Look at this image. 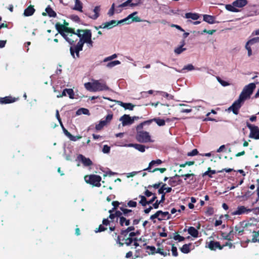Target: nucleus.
<instances>
[{
  "instance_id": "obj_22",
  "label": "nucleus",
  "mask_w": 259,
  "mask_h": 259,
  "mask_svg": "<svg viewBox=\"0 0 259 259\" xmlns=\"http://www.w3.org/2000/svg\"><path fill=\"white\" fill-rule=\"evenodd\" d=\"M162 163V161L161 160L158 159L156 160H152L149 164L148 167L144 168L143 170H147L149 172H150L152 170L151 169V168L153 166H154L155 164L159 165Z\"/></svg>"
},
{
  "instance_id": "obj_30",
  "label": "nucleus",
  "mask_w": 259,
  "mask_h": 259,
  "mask_svg": "<svg viewBox=\"0 0 259 259\" xmlns=\"http://www.w3.org/2000/svg\"><path fill=\"white\" fill-rule=\"evenodd\" d=\"M84 88L85 89L90 92H95V81H94L93 82H88L85 83L84 84Z\"/></svg>"
},
{
  "instance_id": "obj_23",
  "label": "nucleus",
  "mask_w": 259,
  "mask_h": 259,
  "mask_svg": "<svg viewBox=\"0 0 259 259\" xmlns=\"http://www.w3.org/2000/svg\"><path fill=\"white\" fill-rule=\"evenodd\" d=\"M118 221L119 224L121 227H123L124 226H128L131 224L130 219H127L124 216L120 218V219Z\"/></svg>"
},
{
  "instance_id": "obj_54",
  "label": "nucleus",
  "mask_w": 259,
  "mask_h": 259,
  "mask_svg": "<svg viewBox=\"0 0 259 259\" xmlns=\"http://www.w3.org/2000/svg\"><path fill=\"white\" fill-rule=\"evenodd\" d=\"M171 250L172 252V255L174 256H177L178 255L177 248L176 246H175L174 244L172 245Z\"/></svg>"
},
{
  "instance_id": "obj_18",
  "label": "nucleus",
  "mask_w": 259,
  "mask_h": 259,
  "mask_svg": "<svg viewBox=\"0 0 259 259\" xmlns=\"http://www.w3.org/2000/svg\"><path fill=\"white\" fill-rule=\"evenodd\" d=\"M119 209L123 212V215L127 219H130V218L132 217L134 214V211L133 210L126 208L123 206H120Z\"/></svg>"
},
{
  "instance_id": "obj_62",
  "label": "nucleus",
  "mask_w": 259,
  "mask_h": 259,
  "mask_svg": "<svg viewBox=\"0 0 259 259\" xmlns=\"http://www.w3.org/2000/svg\"><path fill=\"white\" fill-rule=\"evenodd\" d=\"M146 248L147 249L150 250L151 254H154L156 252V248L154 246L147 245L146 246Z\"/></svg>"
},
{
  "instance_id": "obj_51",
  "label": "nucleus",
  "mask_w": 259,
  "mask_h": 259,
  "mask_svg": "<svg viewBox=\"0 0 259 259\" xmlns=\"http://www.w3.org/2000/svg\"><path fill=\"white\" fill-rule=\"evenodd\" d=\"M137 205V202L133 200H130L127 203V204H126V206H124V207L127 206H128L130 207H136Z\"/></svg>"
},
{
  "instance_id": "obj_16",
  "label": "nucleus",
  "mask_w": 259,
  "mask_h": 259,
  "mask_svg": "<svg viewBox=\"0 0 259 259\" xmlns=\"http://www.w3.org/2000/svg\"><path fill=\"white\" fill-rule=\"evenodd\" d=\"M93 12L94 13V15H90L87 13H85V15L92 19L96 20L100 16V6H96L93 10Z\"/></svg>"
},
{
  "instance_id": "obj_45",
  "label": "nucleus",
  "mask_w": 259,
  "mask_h": 259,
  "mask_svg": "<svg viewBox=\"0 0 259 259\" xmlns=\"http://www.w3.org/2000/svg\"><path fill=\"white\" fill-rule=\"evenodd\" d=\"M106 124L105 122L103 120H101L100 122L96 125V129L97 131H100L103 127Z\"/></svg>"
},
{
  "instance_id": "obj_12",
  "label": "nucleus",
  "mask_w": 259,
  "mask_h": 259,
  "mask_svg": "<svg viewBox=\"0 0 259 259\" xmlns=\"http://www.w3.org/2000/svg\"><path fill=\"white\" fill-rule=\"evenodd\" d=\"M252 209L248 208L244 206L241 205L238 206L236 210L232 212L231 214L233 215H241L243 214H247L252 211Z\"/></svg>"
},
{
  "instance_id": "obj_5",
  "label": "nucleus",
  "mask_w": 259,
  "mask_h": 259,
  "mask_svg": "<svg viewBox=\"0 0 259 259\" xmlns=\"http://www.w3.org/2000/svg\"><path fill=\"white\" fill-rule=\"evenodd\" d=\"M84 180L87 183L92 185L94 186L99 187L101 186V177L100 176L96 175L85 176L84 177Z\"/></svg>"
},
{
  "instance_id": "obj_27",
  "label": "nucleus",
  "mask_w": 259,
  "mask_h": 259,
  "mask_svg": "<svg viewBox=\"0 0 259 259\" xmlns=\"http://www.w3.org/2000/svg\"><path fill=\"white\" fill-rule=\"evenodd\" d=\"M119 105L123 107L125 109L133 110L135 105L131 103H123L121 101H118Z\"/></svg>"
},
{
  "instance_id": "obj_48",
  "label": "nucleus",
  "mask_w": 259,
  "mask_h": 259,
  "mask_svg": "<svg viewBox=\"0 0 259 259\" xmlns=\"http://www.w3.org/2000/svg\"><path fill=\"white\" fill-rule=\"evenodd\" d=\"M120 63H121L118 60L113 61L109 62L107 64V66L109 68H112L117 65L120 64Z\"/></svg>"
},
{
  "instance_id": "obj_17",
  "label": "nucleus",
  "mask_w": 259,
  "mask_h": 259,
  "mask_svg": "<svg viewBox=\"0 0 259 259\" xmlns=\"http://www.w3.org/2000/svg\"><path fill=\"white\" fill-rule=\"evenodd\" d=\"M155 122L158 126H162L165 125V121L164 119H160L159 117L154 118L153 119L145 121V123H148V124H150L152 122Z\"/></svg>"
},
{
  "instance_id": "obj_40",
  "label": "nucleus",
  "mask_w": 259,
  "mask_h": 259,
  "mask_svg": "<svg viewBox=\"0 0 259 259\" xmlns=\"http://www.w3.org/2000/svg\"><path fill=\"white\" fill-rule=\"evenodd\" d=\"M226 8L227 10L233 12H238L239 10L236 8V6H234L233 4L231 5H226Z\"/></svg>"
},
{
  "instance_id": "obj_42",
  "label": "nucleus",
  "mask_w": 259,
  "mask_h": 259,
  "mask_svg": "<svg viewBox=\"0 0 259 259\" xmlns=\"http://www.w3.org/2000/svg\"><path fill=\"white\" fill-rule=\"evenodd\" d=\"M156 253H158L163 255L164 256H166V255H170L169 249L168 250V252H166L164 250V249L160 248H158L157 249Z\"/></svg>"
},
{
  "instance_id": "obj_38",
  "label": "nucleus",
  "mask_w": 259,
  "mask_h": 259,
  "mask_svg": "<svg viewBox=\"0 0 259 259\" xmlns=\"http://www.w3.org/2000/svg\"><path fill=\"white\" fill-rule=\"evenodd\" d=\"M251 233H252L253 234L251 241L253 243L258 242V239L259 237V231H255L254 230H253L252 231H251Z\"/></svg>"
},
{
  "instance_id": "obj_11",
  "label": "nucleus",
  "mask_w": 259,
  "mask_h": 259,
  "mask_svg": "<svg viewBox=\"0 0 259 259\" xmlns=\"http://www.w3.org/2000/svg\"><path fill=\"white\" fill-rule=\"evenodd\" d=\"M94 81L95 92L110 90L109 87L106 84L104 81L100 82L99 80H95Z\"/></svg>"
},
{
  "instance_id": "obj_63",
  "label": "nucleus",
  "mask_w": 259,
  "mask_h": 259,
  "mask_svg": "<svg viewBox=\"0 0 259 259\" xmlns=\"http://www.w3.org/2000/svg\"><path fill=\"white\" fill-rule=\"evenodd\" d=\"M70 18L76 22H79L80 21V18L76 15H72L70 16Z\"/></svg>"
},
{
  "instance_id": "obj_10",
  "label": "nucleus",
  "mask_w": 259,
  "mask_h": 259,
  "mask_svg": "<svg viewBox=\"0 0 259 259\" xmlns=\"http://www.w3.org/2000/svg\"><path fill=\"white\" fill-rule=\"evenodd\" d=\"M82 39L84 44L87 43L89 48L93 47V41L92 40V32L90 29H86Z\"/></svg>"
},
{
  "instance_id": "obj_13",
  "label": "nucleus",
  "mask_w": 259,
  "mask_h": 259,
  "mask_svg": "<svg viewBox=\"0 0 259 259\" xmlns=\"http://www.w3.org/2000/svg\"><path fill=\"white\" fill-rule=\"evenodd\" d=\"M206 244V247L211 250H215L217 248L222 250L223 248V246H222L218 241H210L209 242H207Z\"/></svg>"
},
{
  "instance_id": "obj_26",
  "label": "nucleus",
  "mask_w": 259,
  "mask_h": 259,
  "mask_svg": "<svg viewBox=\"0 0 259 259\" xmlns=\"http://www.w3.org/2000/svg\"><path fill=\"white\" fill-rule=\"evenodd\" d=\"M128 235H121L120 234L119 235L117 236V238L116 239V243L119 245L120 246H122L124 244V242H121V241H124L126 240V238H128Z\"/></svg>"
},
{
  "instance_id": "obj_32",
  "label": "nucleus",
  "mask_w": 259,
  "mask_h": 259,
  "mask_svg": "<svg viewBox=\"0 0 259 259\" xmlns=\"http://www.w3.org/2000/svg\"><path fill=\"white\" fill-rule=\"evenodd\" d=\"M185 17L187 19L190 18L194 20H197L199 18V15L197 13H187L185 14Z\"/></svg>"
},
{
  "instance_id": "obj_47",
  "label": "nucleus",
  "mask_w": 259,
  "mask_h": 259,
  "mask_svg": "<svg viewBox=\"0 0 259 259\" xmlns=\"http://www.w3.org/2000/svg\"><path fill=\"white\" fill-rule=\"evenodd\" d=\"M70 54H71V56L74 58H75V54H74L75 53L76 54V57L77 58L79 57V52L80 51H74V50H73V46H71L70 47Z\"/></svg>"
},
{
  "instance_id": "obj_28",
  "label": "nucleus",
  "mask_w": 259,
  "mask_h": 259,
  "mask_svg": "<svg viewBox=\"0 0 259 259\" xmlns=\"http://www.w3.org/2000/svg\"><path fill=\"white\" fill-rule=\"evenodd\" d=\"M129 147H134L138 151L144 152L145 151V146L139 144H130Z\"/></svg>"
},
{
  "instance_id": "obj_56",
  "label": "nucleus",
  "mask_w": 259,
  "mask_h": 259,
  "mask_svg": "<svg viewBox=\"0 0 259 259\" xmlns=\"http://www.w3.org/2000/svg\"><path fill=\"white\" fill-rule=\"evenodd\" d=\"M217 80L219 82L223 87H226L229 85L230 84L228 82L222 80L220 77H217Z\"/></svg>"
},
{
  "instance_id": "obj_6",
  "label": "nucleus",
  "mask_w": 259,
  "mask_h": 259,
  "mask_svg": "<svg viewBox=\"0 0 259 259\" xmlns=\"http://www.w3.org/2000/svg\"><path fill=\"white\" fill-rule=\"evenodd\" d=\"M234 233L236 235L241 236L243 234L245 231H248L251 233V229H248L247 224H245V222L242 221L239 222L237 225L234 227Z\"/></svg>"
},
{
  "instance_id": "obj_49",
  "label": "nucleus",
  "mask_w": 259,
  "mask_h": 259,
  "mask_svg": "<svg viewBox=\"0 0 259 259\" xmlns=\"http://www.w3.org/2000/svg\"><path fill=\"white\" fill-rule=\"evenodd\" d=\"M65 91H66V94L69 96L70 99H73L74 96V91L72 89H65Z\"/></svg>"
},
{
  "instance_id": "obj_1",
  "label": "nucleus",
  "mask_w": 259,
  "mask_h": 259,
  "mask_svg": "<svg viewBox=\"0 0 259 259\" xmlns=\"http://www.w3.org/2000/svg\"><path fill=\"white\" fill-rule=\"evenodd\" d=\"M137 14V12H134L133 13L129 15L126 18L117 22L116 20H112L109 22H105L104 23V27L105 28L111 29L116 25L122 23L129 24L130 23L134 21L140 22L141 20L139 17L137 16L136 17H133V16Z\"/></svg>"
},
{
  "instance_id": "obj_44",
  "label": "nucleus",
  "mask_w": 259,
  "mask_h": 259,
  "mask_svg": "<svg viewBox=\"0 0 259 259\" xmlns=\"http://www.w3.org/2000/svg\"><path fill=\"white\" fill-rule=\"evenodd\" d=\"M221 236L224 239L227 240L229 241H233L234 238L233 236L231 237L228 234H226L224 232L221 233Z\"/></svg>"
},
{
  "instance_id": "obj_41",
  "label": "nucleus",
  "mask_w": 259,
  "mask_h": 259,
  "mask_svg": "<svg viewBox=\"0 0 259 259\" xmlns=\"http://www.w3.org/2000/svg\"><path fill=\"white\" fill-rule=\"evenodd\" d=\"M137 240L136 238H132L128 236V238H126V240L124 241V244L126 246H130L132 244L134 241Z\"/></svg>"
},
{
  "instance_id": "obj_59",
  "label": "nucleus",
  "mask_w": 259,
  "mask_h": 259,
  "mask_svg": "<svg viewBox=\"0 0 259 259\" xmlns=\"http://www.w3.org/2000/svg\"><path fill=\"white\" fill-rule=\"evenodd\" d=\"M133 0H127L124 3L121 4V5H119L118 7L121 8V7H125L128 5L130 6L131 4H132V2Z\"/></svg>"
},
{
  "instance_id": "obj_24",
  "label": "nucleus",
  "mask_w": 259,
  "mask_h": 259,
  "mask_svg": "<svg viewBox=\"0 0 259 259\" xmlns=\"http://www.w3.org/2000/svg\"><path fill=\"white\" fill-rule=\"evenodd\" d=\"M35 11L33 6L30 5L25 9L24 11V15L27 17L31 16L34 14Z\"/></svg>"
},
{
  "instance_id": "obj_35",
  "label": "nucleus",
  "mask_w": 259,
  "mask_h": 259,
  "mask_svg": "<svg viewBox=\"0 0 259 259\" xmlns=\"http://www.w3.org/2000/svg\"><path fill=\"white\" fill-rule=\"evenodd\" d=\"M191 245V243L185 244L180 248V250L184 253H188L190 251V247Z\"/></svg>"
},
{
  "instance_id": "obj_29",
  "label": "nucleus",
  "mask_w": 259,
  "mask_h": 259,
  "mask_svg": "<svg viewBox=\"0 0 259 259\" xmlns=\"http://www.w3.org/2000/svg\"><path fill=\"white\" fill-rule=\"evenodd\" d=\"M203 20L209 24H213L215 23V17L205 14L203 15Z\"/></svg>"
},
{
  "instance_id": "obj_46",
  "label": "nucleus",
  "mask_w": 259,
  "mask_h": 259,
  "mask_svg": "<svg viewBox=\"0 0 259 259\" xmlns=\"http://www.w3.org/2000/svg\"><path fill=\"white\" fill-rule=\"evenodd\" d=\"M114 214L116 218L117 222L119 220L120 218L123 216V212L121 211V210H117V209L115 210Z\"/></svg>"
},
{
  "instance_id": "obj_14",
  "label": "nucleus",
  "mask_w": 259,
  "mask_h": 259,
  "mask_svg": "<svg viewBox=\"0 0 259 259\" xmlns=\"http://www.w3.org/2000/svg\"><path fill=\"white\" fill-rule=\"evenodd\" d=\"M120 120L122 121V124L123 126L131 124L134 122V119H132L129 115L124 114L122 116Z\"/></svg>"
},
{
  "instance_id": "obj_55",
  "label": "nucleus",
  "mask_w": 259,
  "mask_h": 259,
  "mask_svg": "<svg viewBox=\"0 0 259 259\" xmlns=\"http://www.w3.org/2000/svg\"><path fill=\"white\" fill-rule=\"evenodd\" d=\"M194 69V66L191 64H188L187 65L185 66L184 67V68L182 69V71H183V70H187L188 71H191Z\"/></svg>"
},
{
  "instance_id": "obj_50",
  "label": "nucleus",
  "mask_w": 259,
  "mask_h": 259,
  "mask_svg": "<svg viewBox=\"0 0 259 259\" xmlns=\"http://www.w3.org/2000/svg\"><path fill=\"white\" fill-rule=\"evenodd\" d=\"M185 50H186V48H184L182 46H180L179 47L175 49L174 52L175 53V54L179 55Z\"/></svg>"
},
{
  "instance_id": "obj_61",
  "label": "nucleus",
  "mask_w": 259,
  "mask_h": 259,
  "mask_svg": "<svg viewBox=\"0 0 259 259\" xmlns=\"http://www.w3.org/2000/svg\"><path fill=\"white\" fill-rule=\"evenodd\" d=\"M110 151V147L107 145H105L103 146L102 151L104 153H109Z\"/></svg>"
},
{
  "instance_id": "obj_58",
  "label": "nucleus",
  "mask_w": 259,
  "mask_h": 259,
  "mask_svg": "<svg viewBox=\"0 0 259 259\" xmlns=\"http://www.w3.org/2000/svg\"><path fill=\"white\" fill-rule=\"evenodd\" d=\"M96 229L97 230H95V232L96 233H97V232H101L104 231L107 229V228L104 227V225H103V224H102V225H100L98 228H97Z\"/></svg>"
},
{
  "instance_id": "obj_37",
  "label": "nucleus",
  "mask_w": 259,
  "mask_h": 259,
  "mask_svg": "<svg viewBox=\"0 0 259 259\" xmlns=\"http://www.w3.org/2000/svg\"><path fill=\"white\" fill-rule=\"evenodd\" d=\"M120 204L122 205L121 206H123V207L126 206V204L122 202H119L117 201H113L112 202V205L113 206V209L116 210L117 209L118 207L119 208V205Z\"/></svg>"
},
{
  "instance_id": "obj_3",
  "label": "nucleus",
  "mask_w": 259,
  "mask_h": 259,
  "mask_svg": "<svg viewBox=\"0 0 259 259\" xmlns=\"http://www.w3.org/2000/svg\"><path fill=\"white\" fill-rule=\"evenodd\" d=\"M194 176V174H181V175L176 174L174 177H169L168 183L171 187H175L182 183V180L180 179V177H185L187 178L192 177L190 182L188 183V184H192L196 181V180L193 178Z\"/></svg>"
},
{
  "instance_id": "obj_4",
  "label": "nucleus",
  "mask_w": 259,
  "mask_h": 259,
  "mask_svg": "<svg viewBox=\"0 0 259 259\" xmlns=\"http://www.w3.org/2000/svg\"><path fill=\"white\" fill-rule=\"evenodd\" d=\"M255 87L256 85L254 83H250L246 85L240 94L239 98L243 101L247 98H249Z\"/></svg>"
},
{
  "instance_id": "obj_57",
  "label": "nucleus",
  "mask_w": 259,
  "mask_h": 259,
  "mask_svg": "<svg viewBox=\"0 0 259 259\" xmlns=\"http://www.w3.org/2000/svg\"><path fill=\"white\" fill-rule=\"evenodd\" d=\"M114 12H115V4H114V3H113L112 5L111 8L109 9V10L108 12V15L109 16H111L114 14Z\"/></svg>"
},
{
  "instance_id": "obj_21",
  "label": "nucleus",
  "mask_w": 259,
  "mask_h": 259,
  "mask_svg": "<svg viewBox=\"0 0 259 259\" xmlns=\"http://www.w3.org/2000/svg\"><path fill=\"white\" fill-rule=\"evenodd\" d=\"M46 13H42L43 16H46L47 14L50 17H56V13L51 8L50 6H48L45 9Z\"/></svg>"
},
{
  "instance_id": "obj_31",
  "label": "nucleus",
  "mask_w": 259,
  "mask_h": 259,
  "mask_svg": "<svg viewBox=\"0 0 259 259\" xmlns=\"http://www.w3.org/2000/svg\"><path fill=\"white\" fill-rule=\"evenodd\" d=\"M188 233L192 237L196 238L198 236V231L193 227H190L188 229Z\"/></svg>"
},
{
  "instance_id": "obj_34",
  "label": "nucleus",
  "mask_w": 259,
  "mask_h": 259,
  "mask_svg": "<svg viewBox=\"0 0 259 259\" xmlns=\"http://www.w3.org/2000/svg\"><path fill=\"white\" fill-rule=\"evenodd\" d=\"M135 229V228L134 227V226H129L125 229H121V231H120V234L121 235H128V233L133 231H134Z\"/></svg>"
},
{
  "instance_id": "obj_36",
  "label": "nucleus",
  "mask_w": 259,
  "mask_h": 259,
  "mask_svg": "<svg viewBox=\"0 0 259 259\" xmlns=\"http://www.w3.org/2000/svg\"><path fill=\"white\" fill-rule=\"evenodd\" d=\"M82 4L79 0L75 1V6L73 8V10H77L80 12H82Z\"/></svg>"
},
{
  "instance_id": "obj_60",
  "label": "nucleus",
  "mask_w": 259,
  "mask_h": 259,
  "mask_svg": "<svg viewBox=\"0 0 259 259\" xmlns=\"http://www.w3.org/2000/svg\"><path fill=\"white\" fill-rule=\"evenodd\" d=\"M198 154V151L197 149H194L192 151L189 152L187 153V156H193L196 155Z\"/></svg>"
},
{
  "instance_id": "obj_7",
  "label": "nucleus",
  "mask_w": 259,
  "mask_h": 259,
  "mask_svg": "<svg viewBox=\"0 0 259 259\" xmlns=\"http://www.w3.org/2000/svg\"><path fill=\"white\" fill-rule=\"evenodd\" d=\"M136 139L138 141L141 143L152 142L149 133L144 131L137 132Z\"/></svg>"
},
{
  "instance_id": "obj_2",
  "label": "nucleus",
  "mask_w": 259,
  "mask_h": 259,
  "mask_svg": "<svg viewBox=\"0 0 259 259\" xmlns=\"http://www.w3.org/2000/svg\"><path fill=\"white\" fill-rule=\"evenodd\" d=\"M55 28L58 31V32L67 41L70 45H73L75 42V40L73 38H70L68 37L69 33H73V28L64 27L62 24L59 22L56 23L55 24Z\"/></svg>"
},
{
  "instance_id": "obj_9",
  "label": "nucleus",
  "mask_w": 259,
  "mask_h": 259,
  "mask_svg": "<svg viewBox=\"0 0 259 259\" xmlns=\"http://www.w3.org/2000/svg\"><path fill=\"white\" fill-rule=\"evenodd\" d=\"M244 101L243 100L239 98L238 99L236 100L233 103L232 106L229 108L228 110H232L234 114L237 115L239 113V110L242 106V103Z\"/></svg>"
},
{
  "instance_id": "obj_33",
  "label": "nucleus",
  "mask_w": 259,
  "mask_h": 259,
  "mask_svg": "<svg viewBox=\"0 0 259 259\" xmlns=\"http://www.w3.org/2000/svg\"><path fill=\"white\" fill-rule=\"evenodd\" d=\"M83 45L84 42L82 39H79L76 45L73 47V50H74V51H81L82 50Z\"/></svg>"
},
{
  "instance_id": "obj_43",
  "label": "nucleus",
  "mask_w": 259,
  "mask_h": 259,
  "mask_svg": "<svg viewBox=\"0 0 259 259\" xmlns=\"http://www.w3.org/2000/svg\"><path fill=\"white\" fill-rule=\"evenodd\" d=\"M81 114H83L85 115H89V110L86 108H80L76 111V114L80 115Z\"/></svg>"
},
{
  "instance_id": "obj_53",
  "label": "nucleus",
  "mask_w": 259,
  "mask_h": 259,
  "mask_svg": "<svg viewBox=\"0 0 259 259\" xmlns=\"http://www.w3.org/2000/svg\"><path fill=\"white\" fill-rule=\"evenodd\" d=\"M173 238L174 240H178L179 242L183 241L185 240V238L184 237L180 236L177 233H175V235L173 237Z\"/></svg>"
},
{
  "instance_id": "obj_52",
  "label": "nucleus",
  "mask_w": 259,
  "mask_h": 259,
  "mask_svg": "<svg viewBox=\"0 0 259 259\" xmlns=\"http://www.w3.org/2000/svg\"><path fill=\"white\" fill-rule=\"evenodd\" d=\"M256 42H259V37H254L248 40L246 43L252 45Z\"/></svg>"
},
{
  "instance_id": "obj_19",
  "label": "nucleus",
  "mask_w": 259,
  "mask_h": 259,
  "mask_svg": "<svg viewBox=\"0 0 259 259\" xmlns=\"http://www.w3.org/2000/svg\"><path fill=\"white\" fill-rule=\"evenodd\" d=\"M16 99L11 96H7L4 98H0V103L2 104H10L15 102Z\"/></svg>"
},
{
  "instance_id": "obj_20",
  "label": "nucleus",
  "mask_w": 259,
  "mask_h": 259,
  "mask_svg": "<svg viewBox=\"0 0 259 259\" xmlns=\"http://www.w3.org/2000/svg\"><path fill=\"white\" fill-rule=\"evenodd\" d=\"M86 29H78L76 31H75L74 29L73 28V33H69L70 36H76L77 37H79L80 39H82L84 34L85 33V31Z\"/></svg>"
},
{
  "instance_id": "obj_25",
  "label": "nucleus",
  "mask_w": 259,
  "mask_h": 259,
  "mask_svg": "<svg viewBox=\"0 0 259 259\" xmlns=\"http://www.w3.org/2000/svg\"><path fill=\"white\" fill-rule=\"evenodd\" d=\"M247 0H236L233 2V5L236 7L241 8L247 4Z\"/></svg>"
},
{
  "instance_id": "obj_64",
  "label": "nucleus",
  "mask_w": 259,
  "mask_h": 259,
  "mask_svg": "<svg viewBox=\"0 0 259 259\" xmlns=\"http://www.w3.org/2000/svg\"><path fill=\"white\" fill-rule=\"evenodd\" d=\"M205 213L208 215H212L214 213L213 208L212 207H208Z\"/></svg>"
},
{
  "instance_id": "obj_39",
  "label": "nucleus",
  "mask_w": 259,
  "mask_h": 259,
  "mask_svg": "<svg viewBox=\"0 0 259 259\" xmlns=\"http://www.w3.org/2000/svg\"><path fill=\"white\" fill-rule=\"evenodd\" d=\"M139 198H141V200L139 201V203L143 206H146L148 204V201L145 196L139 195Z\"/></svg>"
},
{
  "instance_id": "obj_8",
  "label": "nucleus",
  "mask_w": 259,
  "mask_h": 259,
  "mask_svg": "<svg viewBox=\"0 0 259 259\" xmlns=\"http://www.w3.org/2000/svg\"><path fill=\"white\" fill-rule=\"evenodd\" d=\"M247 126L250 130V132L249 137L254 139H259V128L257 126L252 125L247 122Z\"/></svg>"
},
{
  "instance_id": "obj_15",
  "label": "nucleus",
  "mask_w": 259,
  "mask_h": 259,
  "mask_svg": "<svg viewBox=\"0 0 259 259\" xmlns=\"http://www.w3.org/2000/svg\"><path fill=\"white\" fill-rule=\"evenodd\" d=\"M77 159L79 161H81L82 164L85 166H89L93 164V162H92V160L89 158H86L85 156H84L82 154H79L77 156Z\"/></svg>"
}]
</instances>
